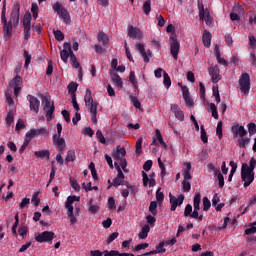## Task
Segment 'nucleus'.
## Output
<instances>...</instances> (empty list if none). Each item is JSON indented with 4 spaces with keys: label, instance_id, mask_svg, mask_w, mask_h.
Returning a JSON list of instances; mask_svg holds the SVG:
<instances>
[{
    "label": "nucleus",
    "instance_id": "obj_1",
    "mask_svg": "<svg viewBox=\"0 0 256 256\" xmlns=\"http://www.w3.org/2000/svg\"><path fill=\"white\" fill-rule=\"evenodd\" d=\"M255 167L256 160L255 158H251L249 164L243 163L241 167V180L244 183L245 189L255 181Z\"/></svg>",
    "mask_w": 256,
    "mask_h": 256
},
{
    "label": "nucleus",
    "instance_id": "obj_2",
    "mask_svg": "<svg viewBox=\"0 0 256 256\" xmlns=\"http://www.w3.org/2000/svg\"><path fill=\"white\" fill-rule=\"evenodd\" d=\"M125 155H127V150L125 147L121 146H117L116 150L112 152L115 167L120 166L124 173H129V170H127V159H125Z\"/></svg>",
    "mask_w": 256,
    "mask_h": 256
},
{
    "label": "nucleus",
    "instance_id": "obj_3",
    "mask_svg": "<svg viewBox=\"0 0 256 256\" xmlns=\"http://www.w3.org/2000/svg\"><path fill=\"white\" fill-rule=\"evenodd\" d=\"M81 197L79 196H69L65 202V208L67 209V215L70 219V225H77V216L73 213V203L75 201H80Z\"/></svg>",
    "mask_w": 256,
    "mask_h": 256
},
{
    "label": "nucleus",
    "instance_id": "obj_4",
    "mask_svg": "<svg viewBox=\"0 0 256 256\" xmlns=\"http://www.w3.org/2000/svg\"><path fill=\"white\" fill-rule=\"evenodd\" d=\"M81 197L79 196H69L65 202V208L67 209V215L70 219V225H77V216L73 213V203L75 201H80Z\"/></svg>",
    "mask_w": 256,
    "mask_h": 256
},
{
    "label": "nucleus",
    "instance_id": "obj_5",
    "mask_svg": "<svg viewBox=\"0 0 256 256\" xmlns=\"http://www.w3.org/2000/svg\"><path fill=\"white\" fill-rule=\"evenodd\" d=\"M42 105H44V111L46 113L47 121H51L53 119V113L55 111V104L51 101V96L46 94L42 96Z\"/></svg>",
    "mask_w": 256,
    "mask_h": 256
},
{
    "label": "nucleus",
    "instance_id": "obj_6",
    "mask_svg": "<svg viewBox=\"0 0 256 256\" xmlns=\"http://www.w3.org/2000/svg\"><path fill=\"white\" fill-rule=\"evenodd\" d=\"M198 9L200 19H202V21H205L208 27H213V18L211 17L209 9H205V7L203 6V0H198Z\"/></svg>",
    "mask_w": 256,
    "mask_h": 256
},
{
    "label": "nucleus",
    "instance_id": "obj_7",
    "mask_svg": "<svg viewBox=\"0 0 256 256\" xmlns=\"http://www.w3.org/2000/svg\"><path fill=\"white\" fill-rule=\"evenodd\" d=\"M238 87L243 95H249V91H251V77L247 73H243L238 81Z\"/></svg>",
    "mask_w": 256,
    "mask_h": 256
},
{
    "label": "nucleus",
    "instance_id": "obj_8",
    "mask_svg": "<svg viewBox=\"0 0 256 256\" xmlns=\"http://www.w3.org/2000/svg\"><path fill=\"white\" fill-rule=\"evenodd\" d=\"M54 11L59 15L60 19L66 24L71 23V16L69 15V12H67V9L63 7V5L59 4V2L55 3L53 5Z\"/></svg>",
    "mask_w": 256,
    "mask_h": 256
},
{
    "label": "nucleus",
    "instance_id": "obj_9",
    "mask_svg": "<svg viewBox=\"0 0 256 256\" xmlns=\"http://www.w3.org/2000/svg\"><path fill=\"white\" fill-rule=\"evenodd\" d=\"M54 11L59 15L60 19L66 24L71 23V16L69 15V12H67V9L63 7V5L59 4V2L55 3L53 5Z\"/></svg>",
    "mask_w": 256,
    "mask_h": 256
},
{
    "label": "nucleus",
    "instance_id": "obj_10",
    "mask_svg": "<svg viewBox=\"0 0 256 256\" xmlns=\"http://www.w3.org/2000/svg\"><path fill=\"white\" fill-rule=\"evenodd\" d=\"M179 49H180V45H179V41L177 40V36L175 34H172L170 36V51H171L172 57L175 60L178 59Z\"/></svg>",
    "mask_w": 256,
    "mask_h": 256
},
{
    "label": "nucleus",
    "instance_id": "obj_11",
    "mask_svg": "<svg viewBox=\"0 0 256 256\" xmlns=\"http://www.w3.org/2000/svg\"><path fill=\"white\" fill-rule=\"evenodd\" d=\"M55 238V233L51 231H44L35 237L37 243H48Z\"/></svg>",
    "mask_w": 256,
    "mask_h": 256
},
{
    "label": "nucleus",
    "instance_id": "obj_12",
    "mask_svg": "<svg viewBox=\"0 0 256 256\" xmlns=\"http://www.w3.org/2000/svg\"><path fill=\"white\" fill-rule=\"evenodd\" d=\"M71 55H73V50H71V43L65 42L63 49L60 52V57L63 63H67V61H69V57L71 59Z\"/></svg>",
    "mask_w": 256,
    "mask_h": 256
},
{
    "label": "nucleus",
    "instance_id": "obj_13",
    "mask_svg": "<svg viewBox=\"0 0 256 256\" xmlns=\"http://www.w3.org/2000/svg\"><path fill=\"white\" fill-rule=\"evenodd\" d=\"M21 11V6L19 4H15L13 6L12 12L10 14V19L8 22L12 23L14 27H17L19 25V14Z\"/></svg>",
    "mask_w": 256,
    "mask_h": 256
},
{
    "label": "nucleus",
    "instance_id": "obj_14",
    "mask_svg": "<svg viewBox=\"0 0 256 256\" xmlns=\"http://www.w3.org/2000/svg\"><path fill=\"white\" fill-rule=\"evenodd\" d=\"M9 85L14 89L15 97H18L21 92V86L23 85V78H21V76H16L10 81Z\"/></svg>",
    "mask_w": 256,
    "mask_h": 256
},
{
    "label": "nucleus",
    "instance_id": "obj_15",
    "mask_svg": "<svg viewBox=\"0 0 256 256\" xmlns=\"http://www.w3.org/2000/svg\"><path fill=\"white\" fill-rule=\"evenodd\" d=\"M136 49L143 57L144 63H149V61H151V57H153V54L151 53V50L145 51V45L143 43L136 44Z\"/></svg>",
    "mask_w": 256,
    "mask_h": 256
},
{
    "label": "nucleus",
    "instance_id": "obj_16",
    "mask_svg": "<svg viewBox=\"0 0 256 256\" xmlns=\"http://www.w3.org/2000/svg\"><path fill=\"white\" fill-rule=\"evenodd\" d=\"M88 111L91 113V121L96 125L97 123V101L93 100L92 102L85 103Z\"/></svg>",
    "mask_w": 256,
    "mask_h": 256
},
{
    "label": "nucleus",
    "instance_id": "obj_17",
    "mask_svg": "<svg viewBox=\"0 0 256 256\" xmlns=\"http://www.w3.org/2000/svg\"><path fill=\"white\" fill-rule=\"evenodd\" d=\"M194 210L192 212V217H199V211L201 210V193H196L193 200Z\"/></svg>",
    "mask_w": 256,
    "mask_h": 256
},
{
    "label": "nucleus",
    "instance_id": "obj_18",
    "mask_svg": "<svg viewBox=\"0 0 256 256\" xmlns=\"http://www.w3.org/2000/svg\"><path fill=\"white\" fill-rule=\"evenodd\" d=\"M128 36L131 39H143V31H141L138 27L128 26Z\"/></svg>",
    "mask_w": 256,
    "mask_h": 256
},
{
    "label": "nucleus",
    "instance_id": "obj_19",
    "mask_svg": "<svg viewBox=\"0 0 256 256\" xmlns=\"http://www.w3.org/2000/svg\"><path fill=\"white\" fill-rule=\"evenodd\" d=\"M208 73L211 76L212 83H219L221 81V74H219V68L217 66H211L208 69Z\"/></svg>",
    "mask_w": 256,
    "mask_h": 256
},
{
    "label": "nucleus",
    "instance_id": "obj_20",
    "mask_svg": "<svg viewBox=\"0 0 256 256\" xmlns=\"http://www.w3.org/2000/svg\"><path fill=\"white\" fill-rule=\"evenodd\" d=\"M27 99L30 104V110L33 111L34 113H39V107L41 105V102L39 101V99H37V97L32 95H28Z\"/></svg>",
    "mask_w": 256,
    "mask_h": 256
},
{
    "label": "nucleus",
    "instance_id": "obj_21",
    "mask_svg": "<svg viewBox=\"0 0 256 256\" xmlns=\"http://www.w3.org/2000/svg\"><path fill=\"white\" fill-rule=\"evenodd\" d=\"M170 109L178 121H185V113L177 104H171Z\"/></svg>",
    "mask_w": 256,
    "mask_h": 256
},
{
    "label": "nucleus",
    "instance_id": "obj_22",
    "mask_svg": "<svg viewBox=\"0 0 256 256\" xmlns=\"http://www.w3.org/2000/svg\"><path fill=\"white\" fill-rule=\"evenodd\" d=\"M159 143L164 149H167V143H165V140H163V136L161 135V131H159V129H156L155 138L153 139L151 145L158 146Z\"/></svg>",
    "mask_w": 256,
    "mask_h": 256
},
{
    "label": "nucleus",
    "instance_id": "obj_23",
    "mask_svg": "<svg viewBox=\"0 0 256 256\" xmlns=\"http://www.w3.org/2000/svg\"><path fill=\"white\" fill-rule=\"evenodd\" d=\"M185 200V196L179 195L177 198L171 196L170 194V203H171V211H175L179 205H183V201Z\"/></svg>",
    "mask_w": 256,
    "mask_h": 256
},
{
    "label": "nucleus",
    "instance_id": "obj_24",
    "mask_svg": "<svg viewBox=\"0 0 256 256\" xmlns=\"http://www.w3.org/2000/svg\"><path fill=\"white\" fill-rule=\"evenodd\" d=\"M143 177V185L147 187L149 183V187H155V173H152L151 175H147V173L142 172Z\"/></svg>",
    "mask_w": 256,
    "mask_h": 256
},
{
    "label": "nucleus",
    "instance_id": "obj_25",
    "mask_svg": "<svg viewBox=\"0 0 256 256\" xmlns=\"http://www.w3.org/2000/svg\"><path fill=\"white\" fill-rule=\"evenodd\" d=\"M3 25H4L3 31H4L5 39H11L13 35V27H17V26L13 25V23L9 21L6 23H3Z\"/></svg>",
    "mask_w": 256,
    "mask_h": 256
},
{
    "label": "nucleus",
    "instance_id": "obj_26",
    "mask_svg": "<svg viewBox=\"0 0 256 256\" xmlns=\"http://www.w3.org/2000/svg\"><path fill=\"white\" fill-rule=\"evenodd\" d=\"M232 133L235 137H245V135H247V130H245V127L236 124L232 127Z\"/></svg>",
    "mask_w": 256,
    "mask_h": 256
},
{
    "label": "nucleus",
    "instance_id": "obj_27",
    "mask_svg": "<svg viewBox=\"0 0 256 256\" xmlns=\"http://www.w3.org/2000/svg\"><path fill=\"white\" fill-rule=\"evenodd\" d=\"M110 77L111 80L113 81V83H115V85L118 87V89H123V80H121V76L115 72H113V70L110 71Z\"/></svg>",
    "mask_w": 256,
    "mask_h": 256
},
{
    "label": "nucleus",
    "instance_id": "obj_28",
    "mask_svg": "<svg viewBox=\"0 0 256 256\" xmlns=\"http://www.w3.org/2000/svg\"><path fill=\"white\" fill-rule=\"evenodd\" d=\"M53 142L54 145H56L59 149L60 152L65 151V139L61 138V136H57V134H55L53 136Z\"/></svg>",
    "mask_w": 256,
    "mask_h": 256
},
{
    "label": "nucleus",
    "instance_id": "obj_29",
    "mask_svg": "<svg viewBox=\"0 0 256 256\" xmlns=\"http://www.w3.org/2000/svg\"><path fill=\"white\" fill-rule=\"evenodd\" d=\"M183 99L188 107H193V99L189 95V88L182 86Z\"/></svg>",
    "mask_w": 256,
    "mask_h": 256
},
{
    "label": "nucleus",
    "instance_id": "obj_30",
    "mask_svg": "<svg viewBox=\"0 0 256 256\" xmlns=\"http://www.w3.org/2000/svg\"><path fill=\"white\" fill-rule=\"evenodd\" d=\"M183 179L184 181H191V162L184 163Z\"/></svg>",
    "mask_w": 256,
    "mask_h": 256
},
{
    "label": "nucleus",
    "instance_id": "obj_31",
    "mask_svg": "<svg viewBox=\"0 0 256 256\" xmlns=\"http://www.w3.org/2000/svg\"><path fill=\"white\" fill-rule=\"evenodd\" d=\"M31 12H26L23 17V27L24 29H31Z\"/></svg>",
    "mask_w": 256,
    "mask_h": 256
},
{
    "label": "nucleus",
    "instance_id": "obj_32",
    "mask_svg": "<svg viewBox=\"0 0 256 256\" xmlns=\"http://www.w3.org/2000/svg\"><path fill=\"white\" fill-rule=\"evenodd\" d=\"M34 155L37 157V159H49L51 152H49V150H40L35 151Z\"/></svg>",
    "mask_w": 256,
    "mask_h": 256
},
{
    "label": "nucleus",
    "instance_id": "obj_33",
    "mask_svg": "<svg viewBox=\"0 0 256 256\" xmlns=\"http://www.w3.org/2000/svg\"><path fill=\"white\" fill-rule=\"evenodd\" d=\"M202 41H203L204 47H207V48L211 47V34L207 30H205L203 33Z\"/></svg>",
    "mask_w": 256,
    "mask_h": 256
},
{
    "label": "nucleus",
    "instance_id": "obj_34",
    "mask_svg": "<svg viewBox=\"0 0 256 256\" xmlns=\"http://www.w3.org/2000/svg\"><path fill=\"white\" fill-rule=\"evenodd\" d=\"M214 53L216 55V59H217L218 63H220V65L227 66V61L225 59L221 58V51H219L218 45L215 46Z\"/></svg>",
    "mask_w": 256,
    "mask_h": 256
},
{
    "label": "nucleus",
    "instance_id": "obj_35",
    "mask_svg": "<svg viewBox=\"0 0 256 256\" xmlns=\"http://www.w3.org/2000/svg\"><path fill=\"white\" fill-rule=\"evenodd\" d=\"M149 231H151V227H149V225H144L138 234L139 239H147Z\"/></svg>",
    "mask_w": 256,
    "mask_h": 256
},
{
    "label": "nucleus",
    "instance_id": "obj_36",
    "mask_svg": "<svg viewBox=\"0 0 256 256\" xmlns=\"http://www.w3.org/2000/svg\"><path fill=\"white\" fill-rule=\"evenodd\" d=\"M216 177L219 183V188L223 189V187H225V178L223 177V174H221V170L219 168H216Z\"/></svg>",
    "mask_w": 256,
    "mask_h": 256
},
{
    "label": "nucleus",
    "instance_id": "obj_37",
    "mask_svg": "<svg viewBox=\"0 0 256 256\" xmlns=\"http://www.w3.org/2000/svg\"><path fill=\"white\" fill-rule=\"evenodd\" d=\"M98 40L102 43L104 47H107V45H109V36H107V34H105L104 32H99Z\"/></svg>",
    "mask_w": 256,
    "mask_h": 256
},
{
    "label": "nucleus",
    "instance_id": "obj_38",
    "mask_svg": "<svg viewBox=\"0 0 256 256\" xmlns=\"http://www.w3.org/2000/svg\"><path fill=\"white\" fill-rule=\"evenodd\" d=\"M34 137H38L37 135V129L33 128L30 129L26 135H25V139L26 141H28L29 143H31V139H34Z\"/></svg>",
    "mask_w": 256,
    "mask_h": 256
},
{
    "label": "nucleus",
    "instance_id": "obj_39",
    "mask_svg": "<svg viewBox=\"0 0 256 256\" xmlns=\"http://www.w3.org/2000/svg\"><path fill=\"white\" fill-rule=\"evenodd\" d=\"M123 181V179L117 177L114 179L113 183H111V180H108V189H111V187H119V185H123Z\"/></svg>",
    "mask_w": 256,
    "mask_h": 256
},
{
    "label": "nucleus",
    "instance_id": "obj_40",
    "mask_svg": "<svg viewBox=\"0 0 256 256\" xmlns=\"http://www.w3.org/2000/svg\"><path fill=\"white\" fill-rule=\"evenodd\" d=\"M142 9L145 15H149V13H151V0H146L142 6Z\"/></svg>",
    "mask_w": 256,
    "mask_h": 256
},
{
    "label": "nucleus",
    "instance_id": "obj_41",
    "mask_svg": "<svg viewBox=\"0 0 256 256\" xmlns=\"http://www.w3.org/2000/svg\"><path fill=\"white\" fill-rule=\"evenodd\" d=\"M251 139L249 138H242L238 140V147H240V149H245L247 147V145H249Z\"/></svg>",
    "mask_w": 256,
    "mask_h": 256
},
{
    "label": "nucleus",
    "instance_id": "obj_42",
    "mask_svg": "<svg viewBox=\"0 0 256 256\" xmlns=\"http://www.w3.org/2000/svg\"><path fill=\"white\" fill-rule=\"evenodd\" d=\"M163 84L166 87V89H169V87H171V77H169V74L167 72L164 71L163 73Z\"/></svg>",
    "mask_w": 256,
    "mask_h": 256
},
{
    "label": "nucleus",
    "instance_id": "obj_43",
    "mask_svg": "<svg viewBox=\"0 0 256 256\" xmlns=\"http://www.w3.org/2000/svg\"><path fill=\"white\" fill-rule=\"evenodd\" d=\"M75 159H76L75 151L69 150L67 152V156L65 158L66 163H71V162L75 161Z\"/></svg>",
    "mask_w": 256,
    "mask_h": 256
},
{
    "label": "nucleus",
    "instance_id": "obj_44",
    "mask_svg": "<svg viewBox=\"0 0 256 256\" xmlns=\"http://www.w3.org/2000/svg\"><path fill=\"white\" fill-rule=\"evenodd\" d=\"M209 107L212 113V117H214V119H219V112H217V106L215 105V103H210Z\"/></svg>",
    "mask_w": 256,
    "mask_h": 256
},
{
    "label": "nucleus",
    "instance_id": "obj_45",
    "mask_svg": "<svg viewBox=\"0 0 256 256\" xmlns=\"http://www.w3.org/2000/svg\"><path fill=\"white\" fill-rule=\"evenodd\" d=\"M13 121H15V113L13 111H9L6 117V125H8V127L11 126Z\"/></svg>",
    "mask_w": 256,
    "mask_h": 256
},
{
    "label": "nucleus",
    "instance_id": "obj_46",
    "mask_svg": "<svg viewBox=\"0 0 256 256\" xmlns=\"http://www.w3.org/2000/svg\"><path fill=\"white\" fill-rule=\"evenodd\" d=\"M88 210L92 215H95V213H97V211H99V205L93 204V200H90Z\"/></svg>",
    "mask_w": 256,
    "mask_h": 256
},
{
    "label": "nucleus",
    "instance_id": "obj_47",
    "mask_svg": "<svg viewBox=\"0 0 256 256\" xmlns=\"http://www.w3.org/2000/svg\"><path fill=\"white\" fill-rule=\"evenodd\" d=\"M193 206L191 204H187L184 210L185 217H191L193 219Z\"/></svg>",
    "mask_w": 256,
    "mask_h": 256
},
{
    "label": "nucleus",
    "instance_id": "obj_48",
    "mask_svg": "<svg viewBox=\"0 0 256 256\" xmlns=\"http://www.w3.org/2000/svg\"><path fill=\"white\" fill-rule=\"evenodd\" d=\"M77 87H79V85L75 82H71L68 85V91L71 95H75V93L77 92Z\"/></svg>",
    "mask_w": 256,
    "mask_h": 256
},
{
    "label": "nucleus",
    "instance_id": "obj_49",
    "mask_svg": "<svg viewBox=\"0 0 256 256\" xmlns=\"http://www.w3.org/2000/svg\"><path fill=\"white\" fill-rule=\"evenodd\" d=\"M216 135H218L219 139H223V122H218L216 128Z\"/></svg>",
    "mask_w": 256,
    "mask_h": 256
},
{
    "label": "nucleus",
    "instance_id": "obj_50",
    "mask_svg": "<svg viewBox=\"0 0 256 256\" xmlns=\"http://www.w3.org/2000/svg\"><path fill=\"white\" fill-rule=\"evenodd\" d=\"M15 223L12 226V234L17 237V225H19V214H16L15 217Z\"/></svg>",
    "mask_w": 256,
    "mask_h": 256
},
{
    "label": "nucleus",
    "instance_id": "obj_51",
    "mask_svg": "<svg viewBox=\"0 0 256 256\" xmlns=\"http://www.w3.org/2000/svg\"><path fill=\"white\" fill-rule=\"evenodd\" d=\"M31 11L34 19H37V17H39V6L33 3L31 6Z\"/></svg>",
    "mask_w": 256,
    "mask_h": 256
},
{
    "label": "nucleus",
    "instance_id": "obj_52",
    "mask_svg": "<svg viewBox=\"0 0 256 256\" xmlns=\"http://www.w3.org/2000/svg\"><path fill=\"white\" fill-rule=\"evenodd\" d=\"M70 61L75 69H80L81 64H79V61H77V57H75V54H71Z\"/></svg>",
    "mask_w": 256,
    "mask_h": 256
},
{
    "label": "nucleus",
    "instance_id": "obj_53",
    "mask_svg": "<svg viewBox=\"0 0 256 256\" xmlns=\"http://www.w3.org/2000/svg\"><path fill=\"white\" fill-rule=\"evenodd\" d=\"M211 209V201L209 198L204 197L203 198V211H209Z\"/></svg>",
    "mask_w": 256,
    "mask_h": 256
},
{
    "label": "nucleus",
    "instance_id": "obj_54",
    "mask_svg": "<svg viewBox=\"0 0 256 256\" xmlns=\"http://www.w3.org/2000/svg\"><path fill=\"white\" fill-rule=\"evenodd\" d=\"M156 254L165 253L167 250L165 249V242H160L156 249L154 250Z\"/></svg>",
    "mask_w": 256,
    "mask_h": 256
},
{
    "label": "nucleus",
    "instance_id": "obj_55",
    "mask_svg": "<svg viewBox=\"0 0 256 256\" xmlns=\"http://www.w3.org/2000/svg\"><path fill=\"white\" fill-rule=\"evenodd\" d=\"M142 147H143V138H139L136 141V153L138 155H141Z\"/></svg>",
    "mask_w": 256,
    "mask_h": 256
},
{
    "label": "nucleus",
    "instance_id": "obj_56",
    "mask_svg": "<svg viewBox=\"0 0 256 256\" xmlns=\"http://www.w3.org/2000/svg\"><path fill=\"white\" fill-rule=\"evenodd\" d=\"M36 135H42V137H47L49 135V130L47 128H39L36 129Z\"/></svg>",
    "mask_w": 256,
    "mask_h": 256
},
{
    "label": "nucleus",
    "instance_id": "obj_57",
    "mask_svg": "<svg viewBox=\"0 0 256 256\" xmlns=\"http://www.w3.org/2000/svg\"><path fill=\"white\" fill-rule=\"evenodd\" d=\"M149 211L152 215H157V201H152L150 203Z\"/></svg>",
    "mask_w": 256,
    "mask_h": 256
},
{
    "label": "nucleus",
    "instance_id": "obj_58",
    "mask_svg": "<svg viewBox=\"0 0 256 256\" xmlns=\"http://www.w3.org/2000/svg\"><path fill=\"white\" fill-rule=\"evenodd\" d=\"M85 103H91L93 100V97L91 96V90L89 88L86 89V94L84 96Z\"/></svg>",
    "mask_w": 256,
    "mask_h": 256
},
{
    "label": "nucleus",
    "instance_id": "obj_59",
    "mask_svg": "<svg viewBox=\"0 0 256 256\" xmlns=\"http://www.w3.org/2000/svg\"><path fill=\"white\" fill-rule=\"evenodd\" d=\"M70 185L74 189V191H81V186L79 185V183L76 182L75 179L70 178Z\"/></svg>",
    "mask_w": 256,
    "mask_h": 256
},
{
    "label": "nucleus",
    "instance_id": "obj_60",
    "mask_svg": "<svg viewBox=\"0 0 256 256\" xmlns=\"http://www.w3.org/2000/svg\"><path fill=\"white\" fill-rule=\"evenodd\" d=\"M18 233H19L20 237H22V239H25V237L27 236V233H28L27 226H21L18 229Z\"/></svg>",
    "mask_w": 256,
    "mask_h": 256
},
{
    "label": "nucleus",
    "instance_id": "obj_61",
    "mask_svg": "<svg viewBox=\"0 0 256 256\" xmlns=\"http://www.w3.org/2000/svg\"><path fill=\"white\" fill-rule=\"evenodd\" d=\"M129 81L132 83L134 88L137 89L138 84H137V78H135V72L134 71L130 72Z\"/></svg>",
    "mask_w": 256,
    "mask_h": 256
},
{
    "label": "nucleus",
    "instance_id": "obj_62",
    "mask_svg": "<svg viewBox=\"0 0 256 256\" xmlns=\"http://www.w3.org/2000/svg\"><path fill=\"white\" fill-rule=\"evenodd\" d=\"M54 36L57 41H63V39H65V35L63 32H61V30L54 31Z\"/></svg>",
    "mask_w": 256,
    "mask_h": 256
},
{
    "label": "nucleus",
    "instance_id": "obj_63",
    "mask_svg": "<svg viewBox=\"0 0 256 256\" xmlns=\"http://www.w3.org/2000/svg\"><path fill=\"white\" fill-rule=\"evenodd\" d=\"M248 131H249L250 135H255V133H256V124L255 123L248 124Z\"/></svg>",
    "mask_w": 256,
    "mask_h": 256
},
{
    "label": "nucleus",
    "instance_id": "obj_64",
    "mask_svg": "<svg viewBox=\"0 0 256 256\" xmlns=\"http://www.w3.org/2000/svg\"><path fill=\"white\" fill-rule=\"evenodd\" d=\"M104 256H119V251L117 250H111V251H104L103 252Z\"/></svg>",
    "mask_w": 256,
    "mask_h": 256
}]
</instances>
